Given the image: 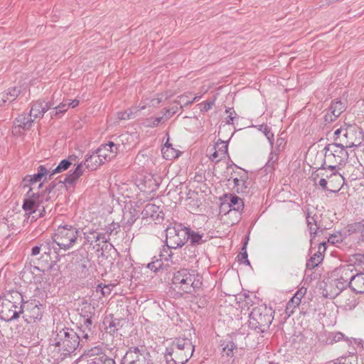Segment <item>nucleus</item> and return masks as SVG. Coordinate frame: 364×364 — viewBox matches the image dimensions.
<instances>
[{"label":"nucleus","instance_id":"49530a36","mask_svg":"<svg viewBox=\"0 0 364 364\" xmlns=\"http://www.w3.org/2000/svg\"><path fill=\"white\" fill-rule=\"evenodd\" d=\"M343 338V334L341 332L329 333L328 338L326 341L328 344H333V343L338 342Z\"/></svg>","mask_w":364,"mask_h":364},{"label":"nucleus","instance_id":"c756f323","mask_svg":"<svg viewBox=\"0 0 364 364\" xmlns=\"http://www.w3.org/2000/svg\"><path fill=\"white\" fill-rule=\"evenodd\" d=\"M84 166H85V165L83 161L77 164L75 171L65 177L64 182L69 184L75 183V181L83 174Z\"/></svg>","mask_w":364,"mask_h":364},{"label":"nucleus","instance_id":"39448f33","mask_svg":"<svg viewBox=\"0 0 364 364\" xmlns=\"http://www.w3.org/2000/svg\"><path fill=\"white\" fill-rule=\"evenodd\" d=\"M323 166L334 171L345 164L348 159V154L343 145L340 143L330 144L324 148Z\"/></svg>","mask_w":364,"mask_h":364},{"label":"nucleus","instance_id":"69168bd1","mask_svg":"<svg viewBox=\"0 0 364 364\" xmlns=\"http://www.w3.org/2000/svg\"><path fill=\"white\" fill-rule=\"evenodd\" d=\"M41 246H35L31 249V256H36L41 252Z\"/></svg>","mask_w":364,"mask_h":364},{"label":"nucleus","instance_id":"473e14b6","mask_svg":"<svg viewBox=\"0 0 364 364\" xmlns=\"http://www.w3.org/2000/svg\"><path fill=\"white\" fill-rule=\"evenodd\" d=\"M328 242L331 244L338 245L339 244L344 243L348 245L346 231L337 232L331 235L328 237Z\"/></svg>","mask_w":364,"mask_h":364},{"label":"nucleus","instance_id":"1a4fd4ad","mask_svg":"<svg viewBox=\"0 0 364 364\" xmlns=\"http://www.w3.org/2000/svg\"><path fill=\"white\" fill-rule=\"evenodd\" d=\"M353 276V267L350 264L343 265L336 268L331 272V279L334 285L343 290L346 287H350L351 280Z\"/></svg>","mask_w":364,"mask_h":364},{"label":"nucleus","instance_id":"338daca9","mask_svg":"<svg viewBox=\"0 0 364 364\" xmlns=\"http://www.w3.org/2000/svg\"><path fill=\"white\" fill-rule=\"evenodd\" d=\"M310 231L311 235H316L317 234V225L316 223L314 225H312L311 226L308 227Z\"/></svg>","mask_w":364,"mask_h":364},{"label":"nucleus","instance_id":"aec40b11","mask_svg":"<svg viewBox=\"0 0 364 364\" xmlns=\"http://www.w3.org/2000/svg\"><path fill=\"white\" fill-rule=\"evenodd\" d=\"M92 321L91 317H83V320L80 323V327L78 328L77 333H80L82 343H87L92 337Z\"/></svg>","mask_w":364,"mask_h":364},{"label":"nucleus","instance_id":"6e6d98bb","mask_svg":"<svg viewBox=\"0 0 364 364\" xmlns=\"http://www.w3.org/2000/svg\"><path fill=\"white\" fill-rule=\"evenodd\" d=\"M103 355H101L100 357H95L87 358V364H103L104 358H102Z\"/></svg>","mask_w":364,"mask_h":364},{"label":"nucleus","instance_id":"4be33fe9","mask_svg":"<svg viewBox=\"0 0 364 364\" xmlns=\"http://www.w3.org/2000/svg\"><path fill=\"white\" fill-rule=\"evenodd\" d=\"M228 205L230 208L228 211V214L237 215L236 218L238 219L244 208V203L242 200L235 195H231L230 200L228 203Z\"/></svg>","mask_w":364,"mask_h":364},{"label":"nucleus","instance_id":"412c9836","mask_svg":"<svg viewBox=\"0 0 364 364\" xmlns=\"http://www.w3.org/2000/svg\"><path fill=\"white\" fill-rule=\"evenodd\" d=\"M50 102L38 100L32 105L29 116L33 119L41 118L43 114L53 106Z\"/></svg>","mask_w":364,"mask_h":364},{"label":"nucleus","instance_id":"ea45409f","mask_svg":"<svg viewBox=\"0 0 364 364\" xmlns=\"http://www.w3.org/2000/svg\"><path fill=\"white\" fill-rule=\"evenodd\" d=\"M101 355H105L102 351V348L100 346H95L87 350L83 355V357L85 358H90L100 357Z\"/></svg>","mask_w":364,"mask_h":364},{"label":"nucleus","instance_id":"7ed1b4c3","mask_svg":"<svg viewBox=\"0 0 364 364\" xmlns=\"http://www.w3.org/2000/svg\"><path fill=\"white\" fill-rule=\"evenodd\" d=\"M171 282L174 289L186 294L200 289L203 284L200 274L194 269L186 268L175 272Z\"/></svg>","mask_w":364,"mask_h":364},{"label":"nucleus","instance_id":"423d86ee","mask_svg":"<svg viewBox=\"0 0 364 364\" xmlns=\"http://www.w3.org/2000/svg\"><path fill=\"white\" fill-rule=\"evenodd\" d=\"M80 235V231L74 226L65 225L59 226L53 236V242L60 249L68 250L73 247Z\"/></svg>","mask_w":364,"mask_h":364},{"label":"nucleus","instance_id":"f8f14e48","mask_svg":"<svg viewBox=\"0 0 364 364\" xmlns=\"http://www.w3.org/2000/svg\"><path fill=\"white\" fill-rule=\"evenodd\" d=\"M43 307L38 301H36L27 303L26 309L23 310V318L28 323H36L41 320Z\"/></svg>","mask_w":364,"mask_h":364},{"label":"nucleus","instance_id":"a211bd4d","mask_svg":"<svg viewBox=\"0 0 364 364\" xmlns=\"http://www.w3.org/2000/svg\"><path fill=\"white\" fill-rule=\"evenodd\" d=\"M346 107L341 101L332 102L327 113L325 114L324 120L326 123L333 122L345 110Z\"/></svg>","mask_w":364,"mask_h":364},{"label":"nucleus","instance_id":"dca6fc26","mask_svg":"<svg viewBox=\"0 0 364 364\" xmlns=\"http://www.w3.org/2000/svg\"><path fill=\"white\" fill-rule=\"evenodd\" d=\"M85 244L92 245L95 244L96 246H100V242L107 243L109 238L106 234L98 232L94 229H89L87 231L83 232Z\"/></svg>","mask_w":364,"mask_h":364},{"label":"nucleus","instance_id":"9d476101","mask_svg":"<svg viewBox=\"0 0 364 364\" xmlns=\"http://www.w3.org/2000/svg\"><path fill=\"white\" fill-rule=\"evenodd\" d=\"M123 364H153L151 356L145 347H132L123 358Z\"/></svg>","mask_w":364,"mask_h":364},{"label":"nucleus","instance_id":"bb28decb","mask_svg":"<svg viewBox=\"0 0 364 364\" xmlns=\"http://www.w3.org/2000/svg\"><path fill=\"white\" fill-rule=\"evenodd\" d=\"M350 289L357 294L364 293V273L354 274L351 280Z\"/></svg>","mask_w":364,"mask_h":364},{"label":"nucleus","instance_id":"a19ab883","mask_svg":"<svg viewBox=\"0 0 364 364\" xmlns=\"http://www.w3.org/2000/svg\"><path fill=\"white\" fill-rule=\"evenodd\" d=\"M248 237L247 238V240H248ZM247 241H245L244 245H243V247H242L241 249V251L240 252L237 257H238V261L240 262V263H242V264H247V265H250V261L248 260L247 259Z\"/></svg>","mask_w":364,"mask_h":364},{"label":"nucleus","instance_id":"6ab92c4d","mask_svg":"<svg viewBox=\"0 0 364 364\" xmlns=\"http://www.w3.org/2000/svg\"><path fill=\"white\" fill-rule=\"evenodd\" d=\"M331 171V175H326L328 181L329 191L337 193L341 190L344 183V178L341 173L336 171V169Z\"/></svg>","mask_w":364,"mask_h":364},{"label":"nucleus","instance_id":"2f4dec72","mask_svg":"<svg viewBox=\"0 0 364 364\" xmlns=\"http://www.w3.org/2000/svg\"><path fill=\"white\" fill-rule=\"evenodd\" d=\"M75 156H69L68 159L62 160L59 164L53 169L50 173V176H53L55 173H61L67 170L73 162L75 160Z\"/></svg>","mask_w":364,"mask_h":364},{"label":"nucleus","instance_id":"2eb2a0df","mask_svg":"<svg viewBox=\"0 0 364 364\" xmlns=\"http://www.w3.org/2000/svg\"><path fill=\"white\" fill-rule=\"evenodd\" d=\"M119 145L113 141L102 144L96 151L102 159V161H110L114 158L118 153Z\"/></svg>","mask_w":364,"mask_h":364},{"label":"nucleus","instance_id":"5701e85b","mask_svg":"<svg viewBox=\"0 0 364 364\" xmlns=\"http://www.w3.org/2000/svg\"><path fill=\"white\" fill-rule=\"evenodd\" d=\"M33 122V119L30 116L22 114L18 115L15 120L14 132L16 133H21L20 129L23 130L28 129Z\"/></svg>","mask_w":364,"mask_h":364},{"label":"nucleus","instance_id":"603ef678","mask_svg":"<svg viewBox=\"0 0 364 364\" xmlns=\"http://www.w3.org/2000/svg\"><path fill=\"white\" fill-rule=\"evenodd\" d=\"M162 265L163 263L160 259H156L154 261H152L151 262H149L147 264V267L151 271L156 272L157 270L162 267Z\"/></svg>","mask_w":364,"mask_h":364},{"label":"nucleus","instance_id":"0eeeda50","mask_svg":"<svg viewBox=\"0 0 364 364\" xmlns=\"http://www.w3.org/2000/svg\"><path fill=\"white\" fill-rule=\"evenodd\" d=\"M165 231L166 243L172 248L182 247L188 240V228L182 224H171Z\"/></svg>","mask_w":364,"mask_h":364},{"label":"nucleus","instance_id":"ddd939ff","mask_svg":"<svg viewBox=\"0 0 364 364\" xmlns=\"http://www.w3.org/2000/svg\"><path fill=\"white\" fill-rule=\"evenodd\" d=\"M363 139V136L360 128L354 126L347 127L343 139H341V143L344 147H353L359 146Z\"/></svg>","mask_w":364,"mask_h":364},{"label":"nucleus","instance_id":"052dcab7","mask_svg":"<svg viewBox=\"0 0 364 364\" xmlns=\"http://www.w3.org/2000/svg\"><path fill=\"white\" fill-rule=\"evenodd\" d=\"M318 185L323 189L329 191V185H328V178H321L318 181Z\"/></svg>","mask_w":364,"mask_h":364},{"label":"nucleus","instance_id":"f03ea898","mask_svg":"<svg viewBox=\"0 0 364 364\" xmlns=\"http://www.w3.org/2000/svg\"><path fill=\"white\" fill-rule=\"evenodd\" d=\"M194 346L191 339L179 337L173 341L166 348L165 358L168 364H186L192 357Z\"/></svg>","mask_w":364,"mask_h":364},{"label":"nucleus","instance_id":"680f3d73","mask_svg":"<svg viewBox=\"0 0 364 364\" xmlns=\"http://www.w3.org/2000/svg\"><path fill=\"white\" fill-rule=\"evenodd\" d=\"M49 171L47 170V168L44 166H39L38 168V176L41 177H43L44 176H46Z\"/></svg>","mask_w":364,"mask_h":364},{"label":"nucleus","instance_id":"de8ad7c7","mask_svg":"<svg viewBox=\"0 0 364 364\" xmlns=\"http://www.w3.org/2000/svg\"><path fill=\"white\" fill-rule=\"evenodd\" d=\"M114 287V284H109L107 285L102 286V284H98L97 287L96 291H100L102 294L103 296H106L110 294L111 291L112 290V288Z\"/></svg>","mask_w":364,"mask_h":364},{"label":"nucleus","instance_id":"e433bc0d","mask_svg":"<svg viewBox=\"0 0 364 364\" xmlns=\"http://www.w3.org/2000/svg\"><path fill=\"white\" fill-rule=\"evenodd\" d=\"M42 177L41 176H38V173H35L33 175H28V176H26L24 178H23V186L25 187H30V188H32V190L34 188H33V186L38 183V182H40L41 180Z\"/></svg>","mask_w":364,"mask_h":364},{"label":"nucleus","instance_id":"4468645a","mask_svg":"<svg viewBox=\"0 0 364 364\" xmlns=\"http://www.w3.org/2000/svg\"><path fill=\"white\" fill-rule=\"evenodd\" d=\"M21 274L22 279L28 284H38L44 279V272L36 266H25Z\"/></svg>","mask_w":364,"mask_h":364},{"label":"nucleus","instance_id":"4c0bfd02","mask_svg":"<svg viewBox=\"0 0 364 364\" xmlns=\"http://www.w3.org/2000/svg\"><path fill=\"white\" fill-rule=\"evenodd\" d=\"M245 178H246V175L245 174L244 177L241 176L240 178H233V183H234L233 188L236 191V192H237V193L243 192L244 190L247 188Z\"/></svg>","mask_w":364,"mask_h":364},{"label":"nucleus","instance_id":"c85d7f7f","mask_svg":"<svg viewBox=\"0 0 364 364\" xmlns=\"http://www.w3.org/2000/svg\"><path fill=\"white\" fill-rule=\"evenodd\" d=\"M221 346L223 357L233 358L237 346L232 341L225 339L221 342Z\"/></svg>","mask_w":364,"mask_h":364},{"label":"nucleus","instance_id":"cd10ccee","mask_svg":"<svg viewBox=\"0 0 364 364\" xmlns=\"http://www.w3.org/2000/svg\"><path fill=\"white\" fill-rule=\"evenodd\" d=\"M163 157L167 160H172L178 158L181 152L173 147L172 144L168 142V139L164 144L161 149Z\"/></svg>","mask_w":364,"mask_h":364},{"label":"nucleus","instance_id":"4d7b16f0","mask_svg":"<svg viewBox=\"0 0 364 364\" xmlns=\"http://www.w3.org/2000/svg\"><path fill=\"white\" fill-rule=\"evenodd\" d=\"M306 293V288L305 287H301L294 295V298L299 300L300 302L301 301V299L304 297V296Z\"/></svg>","mask_w":364,"mask_h":364},{"label":"nucleus","instance_id":"6e6552de","mask_svg":"<svg viewBox=\"0 0 364 364\" xmlns=\"http://www.w3.org/2000/svg\"><path fill=\"white\" fill-rule=\"evenodd\" d=\"M250 316L252 328H258L262 332L269 326L273 320L272 309L262 305L255 307Z\"/></svg>","mask_w":364,"mask_h":364},{"label":"nucleus","instance_id":"a878e982","mask_svg":"<svg viewBox=\"0 0 364 364\" xmlns=\"http://www.w3.org/2000/svg\"><path fill=\"white\" fill-rule=\"evenodd\" d=\"M161 213L160 207L153 203L146 204L141 212L144 218H151L154 220H158L161 218L160 216Z\"/></svg>","mask_w":364,"mask_h":364},{"label":"nucleus","instance_id":"f704fd0d","mask_svg":"<svg viewBox=\"0 0 364 364\" xmlns=\"http://www.w3.org/2000/svg\"><path fill=\"white\" fill-rule=\"evenodd\" d=\"M171 249H173V248L171 247H168V244H166V245H164L162 247V248L160 250V254H159L160 260L161 262L163 260L166 261V262H169V261L172 262Z\"/></svg>","mask_w":364,"mask_h":364},{"label":"nucleus","instance_id":"5fc2aeb1","mask_svg":"<svg viewBox=\"0 0 364 364\" xmlns=\"http://www.w3.org/2000/svg\"><path fill=\"white\" fill-rule=\"evenodd\" d=\"M225 112L229 114L226 118V123L228 124H232V122L236 117L237 114L232 108H228L225 110Z\"/></svg>","mask_w":364,"mask_h":364},{"label":"nucleus","instance_id":"bf43d9fd","mask_svg":"<svg viewBox=\"0 0 364 364\" xmlns=\"http://www.w3.org/2000/svg\"><path fill=\"white\" fill-rule=\"evenodd\" d=\"M286 142L284 139L282 137H279L277 139L275 151L280 152L284 147Z\"/></svg>","mask_w":364,"mask_h":364},{"label":"nucleus","instance_id":"3c124183","mask_svg":"<svg viewBox=\"0 0 364 364\" xmlns=\"http://www.w3.org/2000/svg\"><path fill=\"white\" fill-rule=\"evenodd\" d=\"M69 107V105L67 102H63L55 107V111L51 112L53 115H57L59 113H64Z\"/></svg>","mask_w":364,"mask_h":364},{"label":"nucleus","instance_id":"a18cd8bd","mask_svg":"<svg viewBox=\"0 0 364 364\" xmlns=\"http://www.w3.org/2000/svg\"><path fill=\"white\" fill-rule=\"evenodd\" d=\"M119 229V225L117 223H112L107 225L105 228V232H103L104 234H106L107 237L109 238V237L113 234L117 235L118 232V230Z\"/></svg>","mask_w":364,"mask_h":364},{"label":"nucleus","instance_id":"37998d69","mask_svg":"<svg viewBox=\"0 0 364 364\" xmlns=\"http://www.w3.org/2000/svg\"><path fill=\"white\" fill-rule=\"evenodd\" d=\"M278 155H279V152L277 151L272 150L270 152L268 161H267V162L266 164V168H273L274 167L275 163L279 159Z\"/></svg>","mask_w":364,"mask_h":364},{"label":"nucleus","instance_id":"e2e57ef3","mask_svg":"<svg viewBox=\"0 0 364 364\" xmlns=\"http://www.w3.org/2000/svg\"><path fill=\"white\" fill-rule=\"evenodd\" d=\"M176 105L175 107H173L172 108L166 110V113L168 114V117H171L173 114L176 113L177 111L178 110V109H181L179 105H178L177 101H176Z\"/></svg>","mask_w":364,"mask_h":364},{"label":"nucleus","instance_id":"f3484780","mask_svg":"<svg viewBox=\"0 0 364 364\" xmlns=\"http://www.w3.org/2000/svg\"><path fill=\"white\" fill-rule=\"evenodd\" d=\"M27 195L30 198L24 200L23 209L27 214H32L36 211L39 204L42 203L43 200L40 199L38 193H35L32 192V188H29Z\"/></svg>","mask_w":364,"mask_h":364},{"label":"nucleus","instance_id":"f257e3e1","mask_svg":"<svg viewBox=\"0 0 364 364\" xmlns=\"http://www.w3.org/2000/svg\"><path fill=\"white\" fill-rule=\"evenodd\" d=\"M85 343H82L80 333L73 328H56L53 331L49 339V347L53 352L60 353L64 356L74 353L78 347H82Z\"/></svg>","mask_w":364,"mask_h":364},{"label":"nucleus","instance_id":"7c9ffc66","mask_svg":"<svg viewBox=\"0 0 364 364\" xmlns=\"http://www.w3.org/2000/svg\"><path fill=\"white\" fill-rule=\"evenodd\" d=\"M220 146L223 148V150L218 151L215 149L210 156L211 161H218L225 156L228 152V144L220 139L216 143V146L219 147Z\"/></svg>","mask_w":364,"mask_h":364},{"label":"nucleus","instance_id":"b1692460","mask_svg":"<svg viewBox=\"0 0 364 364\" xmlns=\"http://www.w3.org/2000/svg\"><path fill=\"white\" fill-rule=\"evenodd\" d=\"M20 88L14 87L8 89L6 91L0 93V107L10 103L16 100L20 94Z\"/></svg>","mask_w":364,"mask_h":364},{"label":"nucleus","instance_id":"13d9d810","mask_svg":"<svg viewBox=\"0 0 364 364\" xmlns=\"http://www.w3.org/2000/svg\"><path fill=\"white\" fill-rule=\"evenodd\" d=\"M347 131V128H340L336 129L334 132V136L336 139H339L341 141V139H343L344 134H346V132Z\"/></svg>","mask_w":364,"mask_h":364},{"label":"nucleus","instance_id":"0e129e2a","mask_svg":"<svg viewBox=\"0 0 364 364\" xmlns=\"http://www.w3.org/2000/svg\"><path fill=\"white\" fill-rule=\"evenodd\" d=\"M306 223H307L308 227L311 226L312 225H314L316 223L314 218L311 217L309 213H307V215H306Z\"/></svg>","mask_w":364,"mask_h":364},{"label":"nucleus","instance_id":"864d4df0","mask_svg":"<svg viewBox=\"0 0 364 364\" xmlns=\"http://www.w3.org/2000/svg\"><path fill=\"white\" fill-rule=\"evenodd\" d=\"M130 138H133V136L131 134L127 132L119 136L116 139L117 141L115 143L119 145V142H121L122 144L124 145L125 144L129 143V140Z\"/></svg>","mask_w":364,"mask_h":364},{"label":"nucleus","instance_id":"9b49d317","mask_svg":"<svg viewBox=\"0 0 364 364\" xmlns=\"http://www.w3.org/2000/svg\"><path fill=\"white\" fill-rule=\"evenodd\" d=\"M348 245L356 247L364 243V223L355 222L348 224L345 228Z\"/></svg>","mask_w":364,"mask_h":364},{"label":"nucleus","instance_id":"c03bdc74","mask_svg":"<svg viewBox=\"0 0 364 364\" xmlns=\"http://www.w3.org/2000/svg\"><path fill=\"white\" fill-rule=\"evenodd\" d=\"M300 301L296 299H294L293 296L291 299L287 302V306H286V311L287 314L290 316L291 314H293L294 310L296 307H297L300 304Z\"/></svg>","mask_w":364,"mask_h":364},{"label":"nucleus","instance_id":"20e7f679","mask_svg":"<svg viewBox=\"0 0 364 364\" xmlns=\"http://www.w3.org/2000/svg\"><path fill=\"white\" fill-rule=\"evenodd\" d=\"M23 296L18 291L7 293L0 297V319L9 322L23 313Z\"/></svg>","mask_w":364,"mask_h":364},{"label":"nucleus","instance_id":"774afa93","mask_svg":"<svg viewBox=\"0 0 364 364\" xmlns=\"http://www.w3.org/2000/svg\"><path fill=\"white\" fill-rule=\"evenodd\" d=\"M102 358H104L103 364H115V362L113 359L108 358L107 355H102Z\"/></svg>","mask_w":364,"mask_h":364},{"label":"nucleus","instance_id":"393cba45","mask_svg":"<svg viewBox=\"0 0 364 364\" xmlns=\"http://www.w3.org/2000/svg\"><path fill=\"white\" fill-rule=\"evenodd\" d=\"M83 162L85 167L91 171L96 170L100 166L104 164L97 151L87 156Z\"/></svg>","mask_w":364,"mask_h":364},{"label":"nucleus","instance_id":"c9c22d12","mask_svg":"<svg viewBox=\"0 0 364 364\" xmlns=\"http://www.w3.org/2000/svg\"><path fill=\"white\" fill-rule=\"evenodd\" d=\"M139 111H140V109L134 107L129 110L119 112L117 114V119L119 120H128L132 119L135 117V113H136Z\"/></svg>","mask_w":364,"mask_h":364},{"label":"nucleus","instance_id":"58836bf2","mask_svg":"<svg viewBox=\"0 0 364 364\" xmlns=\"http://www.w3.org/2000/svg\"><path fill=\"white\" fill-rule=\"evenodd\" d=\"M259 131L262 132L268 139L271 146H273L274 134L272 132L270 128L267 124H260L257 126Z\"/></svg>","mask_w":364,"mask_h":364},{"label":"nucleus","instance_id":"09e8293b","mask_svg":"<svg viewBox=\"0 0 364 364\" xmlns=\"http://www.w3.org/2000/svg\"><path fill=\"white\" fill-rule=\"evenodd\" d=\"M161 101V98H159V97H156V98H152V99H146L144 102V105H141L139 107V109H140V110L144 109L146 108V105L156 107L160 104Z\"/></svg>","mask_w":364,"mask_h":364},{"label":"nucleus","instance_id":"79ce46f5","mask_svg":"<svg viewBox=\"0 0 364 364\" xmlns=\"http://www.w3.org/2000/svg\"><path fill=\"white\" fill-rule=\"evenodd\" d=\"M203 235H200L188 229V239L193 245H199L204 242Z\"/></svg>","mask_w":364,"mask_h":364},{"label":"nucleus","instance_id":"72a5a7b5","mask_svg":"<svg viewBox=\"0 0 364 364\" xmlns=\"http://www.w3.org/2000/svg\"><path fill=\"white\" fill-rule=\"evenodd\" d=\"M323 260V255L318 250L314 253L306 262V268L312 269L317 267Z\"/></svg>","mask_w":364,"mask_h":364},{"label":"nucleus","instance_id":"8fccbe9b","mask_svg":"<svg viewBox=\"0 0 364 364\" xmlns=\"http://www.w3.org/2000/svg\"><path fill=\"white\" fill-rule=\"evenodd\" d=\"M197 100V97H195L193 100H189L188 96L186 95H181L179 96V100L178 102V105H179L180 108H182L183 106H187L188 105L192 104L194 101Z\"/></svg>","mask_w":364,"mask_h":364}]
</instances>
